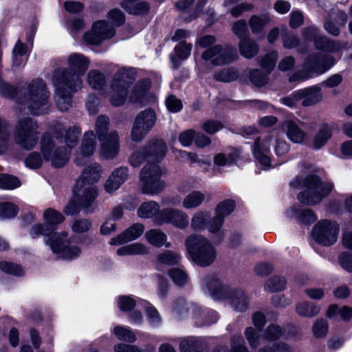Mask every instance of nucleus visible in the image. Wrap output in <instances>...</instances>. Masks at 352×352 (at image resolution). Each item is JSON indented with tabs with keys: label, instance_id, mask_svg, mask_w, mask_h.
<instances>
[{
	"label": "nucleus",
	"instance_id": "nucleus-45",
	"mask_svg": "<svg viewBox=\"0 0 352 352\" xmlns=\"http://www.w3.org/2000/svg\"><path fill=\"white\" fill-rule=\"evenodd\" d=\"M113 332L120 340L128 342H134L136 340L135 335L128 327L116 326L113 328Z\"/></svg>",
	"mask_w": 352,
	"mask_h": 352
},
{
	"label": "nucleus",
	"instance_id": "nucleus-2",
	"mask_svg": "<svg viewBox=\"0 0 352 352\" xmlns=\"http://www.w3.org/2000/svg\"><path fill=\"white\" fill-rule=\"evenodd\" d=\"M81 129L77 126L56 128L52 135L45 133L41 141L43 159L54 167L63 166L69 160L72 149L77 144Z\"/></svg>",
	"mask_w": 352,
	"mask_h": 352
},
{
	"label": "nucleus",
	"instance_id": "nucleus-52",
	"mask_svg": "<svg viewBox=\"0 0 352 352\" xmlns=\"http://www.w3.org/2000/svg\"><path fill=\"white\" fill-rule=\"evenodd\" d=\"M17 214L16 207L10 203L0 204V219H10L14 217Z\"/></svg>",
	"mask_w": 352,
	"mask_h": 352
},
{
	"label": "nucleus",
	"instance_id": "nucleus-29",
	"mask_svg": "<svg viewBox=\"0 0 352 352\" xmlns=\"http://www.w3.org/2000/svg\"><path fill=\"white\" fill-rule=\"evenodd\" d=\"M289 218L296 219L300 223L309 224L314 222L317 217L310 209H301L294 206L286 212Z\"/></svg>",
	"mask_w": 352,
	"mask_h": 352
},
{
	"label": "nucleus",
	"instance_id": "nucleus-18",
	"mask_svg": "<svg viewBox=\"0 0 352 352\" xmlns=\"http://www.w3.org/2000/svg\"><path fill=\"white\" fill-rule=\"evenodd\" d=\"M43 219L45 221L44 224H38L32 228L30 232L32 237L41 234L49 238L54 233L53 232L56 230V226L65 220L62 213L51 208L44 211Z\"/></svg>",
	"mask_w": 352,
	"mask_h": 352
},
{
	"label": "nucleus",
	"instance_id": "nucleus-3",
	"mask_svg": "<svg viewBox=\"0 0 352 352\" xmlns=\"http://www.w3.org/2000/svg\"><path fill=\"white\" fill-rule=\"evenodd\" d=\"M102 167L94 163L86 166L76 180L73 188L74 197L65 207L67 215L77 214L80 208L87 210L98 197V188L94 185L101 178Z\"/></svg>",
	"mask_w": 352,
	"mask_h": 352
},
{
	"label": "nucleus",
	"instance_id": "nucleus-53",
	"mask_svg": "<svg viewBox=\"0 0 352 352\" xmlns=\"http://www.w3.org/2000/svg\"><path fill=\"white\" fill-rule=\"evenodd\" d=\"M91 223L87 219H80L73 221L71 228L76 234L84 233L89 230Z\"/></svg>",
	"mask_w": 352,
	"mask_h": 352
},
{
	"label": "nucleus",
	"instance_id": "nucleus-43",
	"mask_svg": "<svg viewBox=\"0 0 352 352\" xmlns=\"http://www.w3.org/2000/svg\"><path fill=\"white\" fill-rule=\"evenodd\" d=\"M141 303L146 313L148 322L154 327L159 325L162 322V318L157 310L147 301L141 300Z\"/></svg>",
	"mask_w": 352,
	"mask_h": 352
},
{
	"label": "nucleus",
	"instance_id": "nucleus-51",
	"mask_svg": "<svg viewBox=\"0 0 352 352\" xmlns=\"http://www.w3.org/2000/svg\"><path fill=\"white\" fill-rule=\"evenodd\" d=\"M168 274L173 281L178 285H183L188 282V276L182 269H171Z\"/></svg>",
	"mask_w": 352,
	"mask_h": 352
},
{
	"label": "nucleus",
	"instance_id": "nucleus-27",
	"mask_svg": "<svg viewBox=\"0 0 352 352\" xmlns=\"http://www.w3.org/2000/svg\"><path fill=\"white\" fill-rule=\"evenodd\" d=\"M294 96L300 98L302 105L304 107L316 104L322 99L321 89L318 85L297 90Z\"/></svg>",
	"mask_w": 352,
	"mask_h": 352
},
{
	"label": "nucleus",
	"instance_id": "nucleus-60",
	"mask_svg": "<svg viewBox=\"0 0 352 352\" xmlns=\"http://www.w3.org/2000/svg\"><path fill=\"white\" fill-rule=\"evenodd\" d=\"M282 335L280 327L275 324H270L265 332V338L268 340H274L280 338Z\"/></svg>",
	"mask_w": 352,
	"mask_h": 352
},
{
	"label": "nucleus",
	"instance_id": "nucleus-8",
	"mask_svg": "<svg viewBox=\"0 0 352 352\" xmlns=\"http://www.w3.org/2000/svg\"><path fill=\"white\" fill-rule=\"evenodd\" d=\"M109 124L108 117L100 116L95 123V131L100 142L102 155L107 159H112L119 152V135L115 131L107 133Z\"/></svg>",
	"mask_w": 352,
	"mask_h": 352
},
{
	"label": "nucleus",
	"instance_id": "nucleus-64",
	"mask_svg": "<svg viewBox=\"0 0 352 352\" xmlns=\"http://www.w3.org/2000/svg\"><path fill=\"white\" fill-rule=\"evenodd\" d=\"M166 105L169 111L176 113L182 109V101L174 96H169L166 100Z\"/></svg>",
	"mask_w": 352,
	"mask_h": 352
},
{
	"label": "nucleus",
	"instance_id": "nucleus-9",
	"mask_svg": "<svg viewBox=\"0 0 352 352\" xmlns=\"http://www.w3.org/2000/svg\"><path fill=\"white\" fill-rule=\"evenodd\" d=\"M52 252L59 258L72 261L78 258L82 252L74 238L68 237L66 232H55L45 240Z\"/></svg>",
	"mask_w": 352,
	"mask_h": 352
},
{
	"label": "nucleus",
	"instance_id": "nucleus-4",
	"mask_svg": "<svg viewBox=\"0 0 352 352\" xmlns=\"http://www.w3.org/2000/svg\"><path fill=\"white\" fill-rule=\"evenodd\" d=\"M204 292L214 300H227L236 311H245L249 305L248 296L242 291L234 290L223 285L217 276L211 274L204 277L201 282Z\"/></svg>",
	"mask_w": 352,
	"mask_h": 352
},
{
	"label": "nucleus",
	"instance_id": "nucleus-21",
	"mask_svg": "<svg viewBox=\"0 0 352 352\" xmlns=\"http://www.w3.org/2000/svg\"><path fill=\"white\" fill-rule=\"evenodd\" d=\"M156 223L162 225L170 223L173 226L179 228H186L189 223L188 216L182 210L174 208H164L156 217Z\"/></svg>",
	"mask_w": 352,
	"mask_h": 352
},
{
	"label": "nucleus",
	"instance_id": "nucleus-62",
	"mask_svg": "<svg viewBox=\"0 0 352 352\" xmlns=\"http://www.w3.org/2000/svg\"><path fill=\"white\" fill-rule=\"evenodd\" d=\"M223 125L220 122L208 120L204 122L202 125L203 130L208 134H214L221 129Z\"/></svg>",
	"mask_w": 352,
	"mask_h": 352
},
{
	"label": "nucleus",
	"instance_id": "nucleus-25",
	"mask_svg": "<svg viewBox=\"0 0 352 352\" xmlns=\"http://www.w3.org/2000/svg\"><path fill=\"white\" fill-rule=\"evenodd\" d=\"M129 175L127 167L120 166L116 168L104 184L106 192L112 193L117 190L128 179Z\"/></svg>",
	"mask_w": 352,
	"mask_h": 352
},
{
	"label": "nucleus",
	"instance_id": "nucleus-23",
	"mask_svg": "<svg viewBox=\"0 0 352 352\" xmlns=\"http://www.w3.org/2000/svg\"><path fill=\"white\" fill-rule=\"evenodd\" d=\"M96 135L93 131L85 133L81 146L75 155L74 162L78 166H83L87 164L89 158L96 150Z\"/></svg>",
	"mask_w": 352,
	"mask_h": 352
},
{
	"label": "nucleus",
	"instance_id": "nucleus-13",
	"mask_svg": "<svg viewBox=\"0 0 352 352\" xmlns=\"http://www.w3.org/2000/svg\"><path fill=\"white\" fill-rule=\"evenodd\" d=\"M38 134L37 123L30 118L20 119L14 133L16 142L27 150H31L36 145Z\"/></svg>",
	"mask_w": 352,
	"mask_h": 352
},
{
	"label": "nucleus",
	"instance_id": "nucleus-20",
	"mask_svg": "<svg viewBox=\"0 0 352 352\" xmlns=\"http://www.w3.org/2000/svg\"><path fill=\"white\" fill-rule=\"evenodd\" d=\"M278 59V53L276 51L267 54L261 62V66L266 74H263L258 69H253L250 74V78L252 83L258 87L265 85L267 82V75L270 74L275 67Z\"/></svg>",
	"mask_w": 352,
	"mask_h": 352
},
{
	"label": "nucleus",
	"instance_id": "nucleus-24",
	"mask_svg": "<svg viewBox=\"0 0 352 352\" xmlns=\"http://www.w3.org/2000/svg\"><path fill=\"white\" fill-rule=\"evenodd\" d=\"M151 82L148 80H144L136 84L132 89L129 99L130 102L143 107L155 102V96L149 92Z\"/></svg>",
	"mask_w": 352,
	"mask_h": 352
},
{
	"label": "nucleus",
	"instance_id": "nucleus-39",
	"mask_svg": "<svg viewBox=\"0 0 352 352\" xmlns=\"http://www.w3.org/2000/svg\"><path fill=\"white\" fill-rule=\"evenodd\" d=\"M181 255L175 252L166 250L157 256L156 263L158 267L163 265H173L179 263Z\"/></svg>",
	"mask_w": 352,
	"mask_h": 352
},
{
	"label": "nucleus",
	"instance_id": "nucleus-17",
	"mask_svg": "<svg viewBox=\"0 0 352 352\" xmlns=\"http://www.w3.org/2000/svg\"><path fill=\"white\" fill-rule=\"evenodd\" d=\"M156 118V113L151 109H146L140 112L134 120L131 130L132 140L141 141L153 127Z\"/></svg>",
	"mask_w": 352,
	"mask_h": 352
},
{
	"label": "nucleus",
	"instance_id": "nucleus-36",
	"mask_svg": "<svg viewBox=\"0 0 352 352\" xmlns=\"http://www.w3.org/2000/svg\"><path fill=\"white\" fill-rule=\"evenodd\" d=\"M239 49L240 54L246 58H252L258 52V45L252 40L243 38L239 43Z\"/></svg>",
	"mask_w": 352,
	"mask_h": 352
},
{
	"label": "nucleus",
	"instance_id": "nucleus-42",
	"mask_svg": "<svg viewBox=\"0 0 352 352\" xmlns=\"http://www.w3.org/2000/svg\"><path fill=\"white\" fill-rule=\"evenodd\" d=\"M205 199V195L200 191H193L183 200L182 206L186 209L195 208L199 206Z\"/></svg>",
	"mask_w": 352,
	"mask_h": 352
},
{
	"label": "nucleus",
	"instance_id": "nucleus-58",
	"mask_svg": "<svg viewBox=\"0 0 352 352\" xmlns=\"http://www.w3.org/2000/svg\"><path fill=\"white\" fill-rule=\"evenodd\" d=\"M283 45L285 49H293L300 45L298 37L294 34H287L283 37Z\"/></svg>",
	"mask_w": 352,
	"mask_h": 352
},
{
	"label": "nucleus",
	"instance_id": "nucleus-61",
	"mask_svg": "<svg viewBox=\"0 0 352 352\" xmlns=\"http://www.w3.org/2000/svg\"><path fill=\"white\" fill-rule=\"evenodd\" d=\"M304 21L302 13L299 10H293L289 14V26L296 29L300 27Z\"/></svg>",
	"mask_w": 352,
	"mask_h": 352
},
{
	"label": "nucleus",
	"instance_id": "nucleus-10",
	"mask_svg": "<svg viewBox=\"0 0 352 352\" xmlns=\"http://www.w3.org/2000/svg\"><path fill=\"white\" fill-rule=\"evenodd\" d=\"M305 190L298 196V201L306 205H315L320 203L333 190L331 182H321L316 175H309L304 180Z\"/></svg>",
	"mask_w": 352,
	"mask_h": 352
},
{
	"label": "nucleus",
	"instance_id": "nucleus-57",
	"mask_svg": "<svg viewBox=\"0 0 352 352\" xmlns=\"http://www.w3.org/2000/svg\"><path fill=\"white\" fill-rule=\"evenodd\" d=\"M208 221L206 228L210 233L214 234L218 232L221 228L224 222V219L217 214H215L212 219Z\"/></svg>",
	"mask_w": 352,
	"mask_h": 352
},
{
	"label": "nucleus",
	"instance_id": "nucleus-33",
	"mask_svg": "<svg viewBox=\"0 0 352 352\" xmlns=\"http://www.w3.org/2000/svg\"><path fill=\"white\" fill-rule=\"evenodd\" d=\"M314 45L317 50L329 52H336L340 50L341 45L339 43L331 41L325 36L318 34L314 37Z\"/></svg>",
	"mask_w": 352,
	"mask_h": 352
},
{
	"label": "nucleus",
	"instance_id": "nucleus-34",
	"mask_svg": "<svg viewBox=\"0 0 352 352\" xmlns=\"http://www.w3.org/2000/svg\"><path fill=\"white\" fill-rule=\"evenodd\" d=\"M271 18L267 14H254L249 19V25L253 34L263 32L265 27L270 22Z\"/></svg>",
	"mask_w": 352,
	"mask_h": 352
},
{
	"label": "nucleus",
	"instance_id": "nucleus-56",
	"mask_svg": "<svg viewBox=\"0 0 352 352\" xmlns=\"http://www.w3.org/2000/svg\"><path fill=\"white\" fill-rule=\"evenodd\" d=\"M0 269L6 273L14 276H19L23 274V269L19 265L7 261L0 263Z\"/></svg>",
	"mask_w": 352,
	"mask_h": 352
},
{
	"label": "nucleus",
	"instance_id": "nucleus-41",
	"mask_svg": "<svg viewBox=\"0 0 352 352\" xmlns=\"http://www.w3.org/2000/svg\"><path fill=\"white\" fill-rule=\"evenodd\" d=\"M209 217L210 213L208 211L197 212L191 219V228L197 231L204 230L206 228Z\"/></svg>",
	"mask_w": 352,
	"mask_h": 352
},
{
	"label": "nucleus",
	"instance_id": "nucleus-5",
	"mask_svg": "<svg viewBox=\"0 0 352 352\" xmlns=\"http://www.w3.org/2000/svg\"><path fill=\"white\" fill-rule=\"evenodd\" d=\"M185 247L190 258L197 265L206 267L217 257V252L209 239L200 234H191L185 241Z\"/></svg>",
	"mask_w": 352,
	"mask_h": 352
},
{
	"label": "nucleus",
	"instance_id": "nucleus-38",
	"mask_svg": "<svg viewBox=\"0 0 352 352\" xmlns=\"http://www.w3.org/2000/svg\"><path fill=\"white\" fill-rule=\"evenodd\" d=\"M174 312L179 315L183 316L187 311H190L193 317L197 318L199 315H203L199 308L193 304L188 305L186 300L183 298L178 299L173 305Z\"/></svg>",
	"mask_w": 352,
	"mask_h": 352
},
{
	"label": "nucleus",
	"instance_id": "nucleus-50",
	"mask_svg": "<svg viewBox=\"0 0 352 352\" xmlns=\"http://www.w3.org/2000/svg\"><path fill=\"white\" fill-rule=\"evenodd\" d=\"M285 285V280L284 278L274 276L266 282L265 288L270 292H278L282 290Z\"/></svg>",
	"mask_w": 352,
	"mask_h": 352
},
{
	"label": "nucleus",
	"instance_id": "nucleus-30",
	"mask_svg": "<svg viewBox=\"0 0 352 352\" xmlns=\"http://www.w3.org/2000/svg\"><path fill=\"white\" fill-rule=\"evenodd\" d=\"M145 238L148 243L153 246L170 248L171 243L168 241L167 235L160 229H151L146 232Z\"/></svg>",
	"mask_w": 352,
	"mask_h": 352
},
{
	"label": "nucleus",
	"instance_id": "nucleus-54",
	"mask_svg": "<svg viewBox=\"0 0 352 352\" xmlns=\"http://www.w3.org/2000/svg\"><path fill=\"white\" fill-rule=\"evenodd\" d=\"M237 76V72L233 69H225L214 75V79L222 82L233 81Z\"/></svg>",
	"mask_w": 352,
	"mask_h": 352
},
{
	"label": "nucleus",
	"instance_id": "nucleus-37",
	"mask_svg": "<svg viewBox=\"0 0 352 352\" xmlns=\"http://www.w3.org/2000/svg\"><path fill=\"white\" fill-rule=\"evenodd\" d=\"M27 60L26 50L25 45L18 41L12 51V67L16 69L23 66Z\"/></svg>",
	"mask_w": 352,
	"mask_h": 352
},
{
	"label": "nucleus",
	"instance_id": "nucleus-44",
	"mask_svg": "<svg viewBox=\"0 0 352 352\" xmlns=\"http://www.w3.org/2000/svg\"><path fill=\"white\" fill-rule=\"evenodd\" d=\"M116 302L120 310L122 311H129L136 305L142 306L141 300L137 301L134 298L129 296H120L116 298Z\"/></svg>",
	"mask_w": 352,
	"mask_h": 352
},
{
	"label": "nucleus",
	"instance_id": "nucleus-22",
	"mask_svg": "<svg viewBox=\"0 0 352 352\" xmlns=\"http://www.w3.org/2000/svg\"><path fill=\"white\" fill-rule=\"evenodd\" d=\"M272 138L267 136L263 139H257L254 144L253 155L256 160L257 166L262 170L271 168L270 146Z\"/></svg>",
	"mask_w": 352,
	"mask_h": 352
},
{
	"label": "nucleus",
	"instance_id": "nucleus-6",
	"mask_svg": "<svg viewBox=\"0 0 352 352\" xmlns=\"http://www.w3.org/2000/svg\"><path fill=\"white\" fill-rule=\"evenodd\" d=\"M50 91L43 80H32L28 86L24 99L17 102L24 104L32 114L38 115L47 111Z\"/></svg>",
	"mask_w": 352,
	"mask_h": 352
},
{
	"label": "nucleus",
	"instance_id": "nucleus-15",
	"mask_svg": "<svg viewBox=\"0 0 352 352\" xmlns=\"http://www.w3.org/2000/svg\"><path fill=\"white\" fill-rule=\"evenodd\" d=\"M339 232L340 227L336 221L324 219L314 226L311 235L319 244L330 246L336 242Z\"/></svg>",
	"mask_w": 352,
	"mask_h": 352
},
{
	"label": "nucleus",
	"instance_id": "nucleus-55",
	"mask_svg": "<svg viewBox=\"0 0 352 352\" xmlns=\"http://www.w3.org/2000/svg\"><path fill=\"white\" fill-rule=\"evenodd\" d=\"M312 331L314 336L317 338L325 336L328 331L327 322L324 319H318L312 327Z\"/></svg>",
	"mask_w": 352,
	"mask_h": 352
},
{
	"label": "nucleus",
	"instance_id": "nucleus-46",
	"mask_svg": "<svg viewBox=\"0 0 352 352\" xmlns=\"http://www.w3.org/2000/svg\"><path fill=\"white\" fill-rule=\"evenodd\" d=\"M235 208V202L232 199H226L219 202L215 208V214L225 219V217L230 214Z\"/></svg>",
	"mask_w": 352,
	"mask_h": 352
},
{
	"label": "nucleus",
	"instance_id": "nucleus-47",
	"mask_svg": "<svg viewBox=\"0 0 352 352\" xmlns=\"http://www.w3.org/2000/svg\"><path fill=\"white\" fill-rule=\"evenodd\" d=\"M122 8L129 14L141 15L145 14L149 11L150 6L145 1H141L124 6Z\"/></svg>",
	"mask_w": 352,
	"mask_h": 352
},
{
	"label": "nucleus",
	"instance_id": "nucleus-49",
	"mask_svg": "<svg viewBox=\"0 0 352 352\" xmlns=\"http://www.w3.org/2000/svg\"><path fill=\"white\" fill-rule=\"evenodd\" d=\"M20 185L21 182L17 177L8 175H0V188L12 190Z\"/></svg>",
	"mask_w": 352,
	"mask_h": 352
},
{
	"label": "nucleus",
	"instance_id": "nucleus-48",
	"mask_svg": "<svg viewBox=\"0 0 352 352\" xmlns=\"http://www.w3.org/2000/svg\"><path fill=\"white\" fill-rule=\"evenodd\" d=\"M88 82L94 89H99L104 85L105 77L98 70H91L88 74Z\"/></svg>",
	"mask_w": 352,
	"mask_h": 352
},
{
	"label": "nucleus",
	"instance_id": "nucleus-63",
	"mask_svg": "<svg viewBox=\"0 0 352 352\" xmlns=\"http://www.w3.org/2000/svg\"><path fill=\"white\" fill-rule=\"evenodd\" d=\"M318 29L315 25L306 27L302 31V37L305 43L314 41V37L318 36Z\"/></svg>",
	"mask_w": 352,
	"mask_h": 352
},
{
	"label": "nucleus",
	"instance_id": "nucleus-28",
	"mask_svg": "<svg viewBox=\"0 0 352 352\" xmlns=\"http://www.w3.org/2000/svg\"><path fill=\"white\" fill-rule=\"evenodd\" d=\"M288 139L295 144H302L307 139V133L294 121L285 120L283 124Z\"/></svg>",
	"mask_w": 352,
	"mask_h": 352
},
{
	"label": "nucleus",
	"instance_id": "nucleus-1",
	"mask_svg": "<svg viewBox=\"0 0 352 352\" xmlns=\"http://www.w3.org/2000/svg\"><path fill=\"white\" fill-rule=\"evenodd\" d=\"M166 150L164 142L156 140L150 142L146 146L137 149L131 155L129 162L133 167H139L143 162H148L140 175L144 193L155 195L164 189L165 184L161 179L162 170L157 164L151 162L161 160L165 155Z\"/></svg>",
	"mask_w": 352,
	"mask_h": 352
},
{
	"label": "nucleus",
	"instance_id": "nucleus-59",
	"mask_svg": "<svg viewBox=\"0 0 352 352\" xmlns=\"http://www.w3.org/2000/svg\"><path fill=\"white\" fill-rule=\"evenodd\" d=\"M232 31L234 34L241 40L246 38L245 36L248 32L247 23L245 20L237 21L232 27Z\"/></svg>",
	"mask_w": 352,
	"mask_h": 352
},
{
	"label": "nucleus",
	"instance_id": "nucleus-40",
	"mask_svg": "<svg viewBox=\"0 0 352 352\" xmlns=\"http://www.w3.org/2000/svg\"><path fill=\"white\" fill-rule=\"evenodd\" d=\"M331 129L327 126H322L315 135L313 140V146L316 149L321 148L331 138Z\"/></svg>",
	"mask_w": 352,
	"mask_h": 352
},
{
	"label": "nucleus",
	"instance_id": "nucleus-11",
	"mask_svg": "<svg viewBox=\"0 0 352 352\" xmlns=\"http://www.w3.org/2000/svg\"><path fill=\"white\" fill-rule=\"evenodd\" d=\"M335 64L331 56H320L314 54L309 56L304 62L303 70L289 77L290 82L303 81L313 75H320L328 71Z\"/></svg>",
	"mask_w": 352,
	"mask_h": 352
},
{
	"label": "nucleus",
	"instance_id": "nucleus-32",
	"mask_svg": "<svg viewBox=\"0 0 352 352\" xmlns=\"http://www.w3.org/2000/svg\"><path fill=\"white\" fill-rule=\"evenodd\" d=\"M159 204L153 201H146L142 203L138 209V215L142 219H151L155 217L156 222V217L160 214Z\"/></svg>",
	"mask_w": 352,
	"mask_h": 352
},
{
	"label": "nucleus",
	"instance_id": "nucleus-26",
	"mask_svg": "<svg viewBox=\"0 0 352 352\" xmlns=\"http://www.w3.org/2000/svg\"><path fill=\"white\" fill-rule=\"evenodd\" d=\"M144 231V226L142 223H134L124 232L117 236L112 238L109 243L112 245H120L139 238Z\"/></svg>",
	"mask_w": 352,
	"mask_h": 352
},
{
	"label": "nucleus",
	"instance_id": "nucleus-19",
	"mask_svg": "<svg viewBox=\"0 0 352 352\" xmlns=\"http://www.w3.org/2000/svg\"><path fill=\"white\" fill-rule=\"evenodd\" d=\"M116 34L114 28L106 21L100 20L93 23L91 30L83 36L85 42L91 45H99L104 40L112 38Z\"/></svg>",
	"mask_w": 352,
	"mask_h": 352
},
{
	"label": "nucleus",
	"instance_id": "nucleus-7",
	"mask_svg": "<svg viewBox=\"0 0 352 352\" xmlns=\"http://www.w3.org/2000/svg\"><path fill=\"white\" fill-rule=\"evenodd\" d=\"M202 60L197 62V69L199 74H204L210 71L208 62L213 65L230 64L238 58L234 49L228 46L217 45L206 49L201 55Z\"/></svg>",
	"mask_w": 352,
	"mask_h": 352
},
{
	"label": "nucleus",
	"instance_id": "nucleus-16",
	"mask_svg": "<svg viewBox=\"0 0 352 352\" xmlns=\"http://www.w3.org/2000/svg\"><path fill=\"white\" fill-rule=\"evenodd\" d=\"M66 76L61 72H54L52 82L55 87V100L60 111H67L72 106V94L78 89L72 90L67 85Z\"/></svg>",
	"mask_w": 352,
	"mask_h": 352
},
{
	"label": "nucleus",
	"instance_id": "nucleus-12",
	"mask_svg": "<svg viewBox=\"0 0 352 352\" xmlns=\"http://www.w3.org/2000/svg\"><path fill=\"white\" fill-rule=\"evenodd\" d=\"M67 64V69H57L54 72H61L66 76L65 80L69 89H79L82 87L80 76L88 69L89 60L81 54L74 53L68 56Z\"/></svg>",
	"mask_w": 352,
	"mask_h": 352
},
{
	"label": "nucleus",
	"instance_id": "nucleus-14",
	"mask_svg": "<svg viewBox=\"0 0 352 352\" xmlns=\"http://www.w3.org/2000/svg\"><path fill=\"white\" fill-rule=\"evenodd\" d=\"M133 74L131 69H122L114 76L109 91L110 102L113 106H120L125 102Z\"/></svg>",
	"mask_w": 352,
	"mask_h": 352
},
{
	"label": "nucleus",
	"instance_id": "nucleus-35",
	"mask_svg": "<svg viewBox=\"0 0 352 352\" xmlns=\"http://www.w3.org/2000/svg\"><path fill=\"white\" fill-rule=\"evenodd\" d=\"M320 307L311 302L303 301L296 305V313L302 317L313 318L320 312Z\"/></svg>",
	"mask_w": 352,
	"mask_h": 352
},
{
	"label": "nucleus",
	"instance_id": "nucleus-31",
	"mask_svg": "<svg viewBox=\"0 0 352 352\" xmlns=\"http://www.w3.org/2000/svg\"><path fill=\"white\" fill-rule=\"evenodd\" d=\"M192 50V45L181 42L174 49L175 54L170 56L171 62L175 67H178L182 60L188 58Z\"/></svg>",
	"mask_w": 352,
	"mask_h": 352
}]
</instances>
